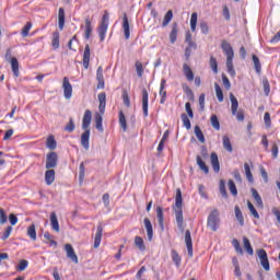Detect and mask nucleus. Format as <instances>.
I'll return each mask as SVG.
<instances>
[{"label":"nucleus","instance_id":"nucleus-48","mask_svg":"<svg viewBox=\"0 0 280 280\" xmlns=\"http://www.w3.org/2000/svg\"><path fill=\"white\" fill-rule=\"evenodd\" d=\"M210 124L214 128V130H220V120L217 115H212L210 117Z\"/></svg>","mask_w":280,"mask_h":280},{"label":"nucleus","instance_id":"nucleus-34","mask_svg":"<svg viewBox=\"0 0 280 280\" xmlns=\"http://www.w3.org/2000/svg\"><path fill=\"white\" fill-rule=\"evenodd\" d=\"M214 91L218 102H224V92H222V88H220V84L214 83Z\"/></svg>","mask_w":280,"mask_h":280},{"label":"nucleus","instance_id":"nucleus-9","mask_svg":"<svg viewBox=\"0 0 280 280\" xmlns=\"http://www.w3.org/2000/svg\"><path fill=\"white\" fill-rule=\"evenodd\" d=\"M62 89H63V97H66V100H71L73 95V86L71 85V82L69 81L68 77L63 78Z\"/></svg>","mask_w":280,"mask_h":280},{"label":"nucleus","instance_id":"nucleus-12","mask_svg":"<svg viewBox=\"0 0 280 280\" xmlns=\"http://www.w3.org/2000/svg\"><path fill=\"white\" fill-rule=\"evenodd\" d=\"M65 250L67 253V258L71 259V261H73V264H78V254H75L73 246L71 244H66Z\"/></svg>","mask_w":280,"mask_h":280},{"label":"nucleus","instance_id":"nucleus-52","mask_svg":"<svg viewBox=\"0 0 280 280\" xmlns=\"http://www.w3.org/2000/svg\"><path fill=\"white\" fill-rule=\"evenodd\" d=\"M228 187L232 196H237V187L235 186V182H233V179H229Z\"/></svg>","mask_w":280,"mask_h":280},{"label":"nucleus","instance_id":"nucleus-20","mask_svg":"<svg viewBox=\"0 0 280 280\" xmlns=\"http://www.w3.org/2000/svg\"><path fill=\"white\" fill-rule=\"evenodd\" d=\"M91 62V46L85 45L84 52H83V67L84 69H89V65Z\"/></svg>","mask_w":280,"mask_h":280},{"label":"nucleus","instance_id":"nucleus-22","mask_svg":"<svg viewBox=\"0 0 280 280\" xmlns=\"http://www.w3.org/2000/svg\"><path fill=\"white\" fill-rule=\"evenodd\" d=\"M50 226L52 231H56V233H60V223L58 222V217L56 215V212L50 213Z\"/></svg>","mask_w":280,"mask_h":280},{"label":"nucleus","instance_id":"nucleus-17","mask_svg":"<svg viewBox=\"0 0 280 280\" xmlns=\"http://www.w3.org/2000/svg\"><path fill=\"white\" fill-rule=\"evenodd\" d=\"M166 84L167 81L165 79H162L160 83V104H165V101L167 100V91H165Z\"/></svg>","mask_w":280,"mask_h":280},{"label":"nucleus","instance_id":"nucleus-32","mask_svg":"<svg viewBox=\"0 0 280 280\" xmlns=\"http://www.w3.org/2000/svg\"><path fill=\"white\" fill-rule=\"evenodd\" d=\"M243 246H244L246 253H248L250 256L255 255V250L253 249V245H250V241L246 236L243 237Z\"/></svg>","mask_w":280,"mask_h":280},{"label":"nucleus","instance_id":"nucleus-23","mask_svg":"<svg viewBox=\"0 0 280 280\" xmlns=\"http://www.w3.org/2000/svg\"><path fill=\"white\" fill-rule=\"evenodd\" d=\"M183 73L188 82H194V70H191V67H189V65H183Z\"/></svg>","mask_w":280,"mask_h":280},{"label":"nucleus","instance_id":"nucleus-43","mask_svg":"<svg viewBox=\"0 0 280 280\" xmlns=\"http://www.w3.org/2000/svg\"><path fill=\"white\" fill-rule=\"evenodd\" d=\"M219 190L223 198H229V195L226 192V184L224 183V179H221L219 183Z\"/></svg>","mask_w":280,"mask_h":280},{"label":"nucleus","instance_id":"nucleus-42","mask_svg":"<svg viewBox=\"0 0 280 280\" xmlns=\"http://www.w3.org/2000/svg\"><path fill=\"white\" fill-rule=\"evenodd\" d=\"M196 25H198V13L194 12L190 16V30L196 32Z\"/></svg>","mask_w":280,"mask_h":280},{"label":"nucleus","instance_id":"nucleus-15","mask_svg":"<svg viewBox=\"0 0 280 280\" xmlns=\"http://www.w3.org/2000/svg\"><path fill=\"white\" fill-rule=\"evenodd\" d=\"M150 95L148 94V90L143 89L142 90V112L144 117H148V104H149Z\"/></svg>","mask_w":280,"mask_h":280},{"label":"nucleus","instance_id":"nucleus-40","mask_svg":"<svg viewBox=\"0 0 280 280\" xmlns=\"http://www.w3.org/2000/svg\"><path fill=\"white\" fill-rule=\"evenodd\" d=\"M135 245L139 250H145V243L143 242V238L141 236H136L135 237Z\"/></svg>","mask_w":280,"mask_h":280},{"label":"nucleus","instance_id":"nucleus-59","mask_svg":"<svg viewBox=\"0 0 280 280\" xmlns=\"http://www.w3.org/2000/svg\"><path fill=\"white\" fill-rule=\"evenodd\" d=\"M8 222V214L3 208H0V224H5Z\"/></svg>","mask_w":280,"mask_h":280},{"label":"nucleus","instance_id":"nucleus-33","mask_svg":"<svg viewBox=\"0 0 280 280\" xmlns=\"http://www.w3.org/2000/svg\"><path fill=\"white\" fill-rule=\"evenodd\" d=\"M44 240L46 241V244H49V246H58V242L54 240V235L49 232L44 233Z\"/></svg>","mask_w":280,"mask_h":280},{"label":"nucleus","instance_id":"nucleus-50","mask_svg":"<svg viewBox=\"0 0 280 280\" xmlns=\"http://www.w3.org/2000/svg\"><path fill=\"white\" fill-rule=\"evenodd\" d=\"M182 121L186 127V130H191V121L189 120V116H187V114H182Z\"/></svg>","mask_w":280,"mask_h":280},{"label":"nucleus","instance_id":"nucleus-44","mask_svg":"<svg viewBox=\"0 0 280 280\" xmlns=\"http://www.w3.org/2000/svg\"><path fill=\"white\" fill-rule=\"evenodd\" d=\"M59 19V30H63L65 27V9L60 8L58 13Z\"/></svg>","mask_w":280,"mask_h":280},{"label":"nucleus","instance_id":"nucleus-1","mask_svg":"<svg viewBox=\"0 0 280 280\" xmlns=\"http://www.w3.org/2000/svg\"><path fill=\"white\" fill-rule=\"evenodd\" d=\"M173 211L175 213V220L177 222V228L183 231L185 219L183 218V191L180 188L176 189L175 205L173 206Z\"/></svg>","mask_w":280,"mask_h":280},{"label":"nucleus","instance_id":"nucleus-26","mask_svg":"<svg viewBox=\"0 0 280 280\" xmlns=\"http://www.w3.org/2000/svg\"><path fill=\"white\" fill-rule=\"evenodd\" d=\"M10 62L14 78H19V75H21V72L19 71V59H16V57H13L10 59Z\"/></svg>","mask_w":280,"mask_h":280},{"label":"nucleus","instance_id":"nucleus-36","mask_svg":"<svg viewBox=\"0 0 280 280\" xmlns=\"http://www.w3.org/2000/svg\"><path fill=\"white\" fill-rule=\"evenodd\" d=\"M234 213L241 226H244V214H242V210L240 209V206H235Z\"/></svg>","mask_w":280,"mask_h":280},{"label":"nucleus","instance_id":"nucleus-55","mask_svg":"<svg viewBox=\"0 0 280 280\" xmlns=\"http://www.w3.org/2000/svg\"><path fill=\"white\" fill-rule=\"evenodd\" d=\"M271 156H272V159H279V145H277V142L272 143Z\"/></svg>","mask_w":280,"mask_h":280},{"label":"nucleus","instance_id":"nucleus-30","mask_svg":"<svg viewBox=\"0 0 280 280\" xmlns=\"http://www.w3.org/2000/svg\"><path fill=\"white\" fill-rule=\"evenodd\" d=\"M197 165L203 172L205 174H209V166H207V163L202 161V158L200 155L196 156Z\"/></svg>","mask_w":280,"mask_h":280},{"label":"nucleus","instance_id":"nucleus-13","mask_svg":"<svg viewBox=\"0 0 280 280\" xmlns=\"http://www.w3.org/2000/svg\"><path fill=\"white\" fill-rule=\"evenodd\" d=\"M81 30H83L85 36H91L93 33V20L86 16L84 25H81Z\"/></svg>","mask_w":280,"mask_h":280},{"label":"nucleus","instance_id":"nucleus-63","mask_svg":"<svg viewBox=\"0 0 280 280\" xmlns=\"http://www.w3.org/2000/svg\"><path fill=\"white\" fill-rule=\"evenodd\" d=\"M30 30H32V22H27L22 28V36H27V34H30Z\"/></svg>","mask_w":280,"mask_h":280},{"label":"nucleus","instance_id":"nucleus-28","mask_svg":"<svg viewBox=\"0 0 280 280\" xmlns=\"http://www.w3.org/2000/svg\"><path fill=\"white\" fill-rule=\"evenodd\" d=\"M122 30L125 36H130V22H128V15L126 13L122 16Z\"/></svg>","mask_w":280,"mask_h":280},{"label":"nucleus","instance_id":"nucleus-21","mask_svg":"<svg viewBox=\"0 0 280 280\" xmlns=\"http://www.w3.org/2000/svg\"><path fill=\"white\" fill-rule=\"evenodd\" d=\"M54 180H56V171L51 168H47L45 172V183L46 185H54Z\"/></svg>","mask_w":280,"mask_h":280},{"label":"nucleus","instance_id":"nucleus-10","mask_svg":"<svg viewBox=\"0 0 280 280\" xmlns=\"http://www.w3.org/2000/svg\"><path fill=\"white\" fill-rule=\"evenodd\" d=\"M92 119H93V113L91 112V109H86L84 112L83 119H82V125H81L82 130H91Z\"/></svg>","mask_w":280,"mask_h":280},{"label":"nucleus","instance_id":"nucleus-31","mask_svg":"<svg viewBox=\"0 0 280 280\" xmlns=\"http://www.w3.org/2000/svg\"><path fill=\"white\" fill-rule=\"evenodd\" d=\"M26 235H28V237H31V240L33 242H36L37 236H36V224L32 223L27 230H26Z\"/></svg>","mask_w":280,"mask_h":280},{"label":"nucleus","instance_id":"nucleus-3","mask_svg":"<svg viewBox=\"0 0 280 280\" xmlns=\"http://www.w3.org/2000/svg\"><path fill=\"white\" fill-rule=\"evenodd\" d=\"M221 48L226 56L228 73H230V75L234 77L235 68L233 67V58H235V52L233 51V47L231 46V44L229 42L223 40L221 43Z\"/></svg>","mask_w":280,"mask_h":280},{"label":"nucleus","instance_id":"nucleus-53","mask_svg":"<svg viewBox=\"0 0 280 280\" xmlns=\"http://www.w3.org/2000/svg\"><path fill=\"white\" fill-rule=\"evenodd\" d=\"M264 122L266 128H272V119L270 118V113L266 112L264 115Z\"/></svg>","mask_w":280,"mask_h":280},{"label":"nucleus","instance_id":"nucleus-27","mask_svg":"<svg viewBox=\"0 0 280 280\" xmlns=\"http://www.w3.org/2000/svg\"><path fill=\"white\" fill-rule=\"evenodd\" d=\"M250 191L254 200H256L257 207H260V209H264V200H261V196H259V192L257 191V189L252 188Z\"/></svg>","mask_w":280,"mask_h":280},{"label":"nucleus","instance_id":"nucleus-37","mask_svg":"<svg viewBox=\"0 0 280 280\" xmlns=\"http://www.w3.org/2000/svg\"><path fill=\"white\" fill-rule=\"evenodd\" d=\"M252 60L254 62L256 73H261V61H259V57H257V55H253Z\"/></svg>","mask_w":280,"mask_h":280},{"label":"nucleus","instance_id":"nucleus-2","mask_svg":"<svg viewBox=\"0 0 280 280\" xmlns=\"http://www.w3.org/2000/svg\"><path fill=\"white\" fill-rule=\"evenodd\" d=\"M98 110L100 113L94 114V121L96 124V129L100 132H104V126L102 125L103 118L102 115L106 113V93L102 92L98 94Z\"/></svg>","mask_w":280,"mask_h":280},{"label":"nucleus","instance_id":"nucleus-62","mask_svg":"<svg viewBox=\"0 0 280 280\" xmlns=\"http://www.w3.org/2000/svg\"><path fill=\"white\" fill-rule=\"evenodd\" d=\"M186 113L190 119H194V110L191 109V103L187 102L185 104Z\"/></svg>","mask_w":280,"mask_h":280},{"label":"nucleus","instance_id":"nucleus-19","mask_svg":"<svg viewBox=\"0 0 280 280\" xmlns=\"http://www.w3.org/2000/svg\"><path fill=\"white\" fill-rule=\"evenodd\" d=\"M104 233V228L102 225H97L96 233L94 236V248H100L102 244V235Z\"/></svg>","mask_w":280,"mask_h":280},{"label":"nucleus","instance_id":"nucleus-6","mask_svg":"<svg viewBox=\"0 0 280 280\" xmlns=\"http://www.w3.org/2000/svg\"><path fill=\"white\" fill-rule=\"evenodd\" d=\"M109 21L110 15L108 14V11H105L97 27L98 36H106V32H108Z\"/></svg>","mask_w":280,"mask_h":280},{"label":"nucleus","instance_id":"nucleus-16","mask_svg":"<svg viewBox=\"0 0 280 280\" xmlns=\"http://www.w3.org/2000/svg\"><path fill=\"white\" fill-rule=\"evenodd\" d=\"M156 218L161 231H165V218L163 214V208L161 206H158L156 208Z\"/></svg>","mask_w":280,"mask_h":280},{"label":"nucleus","instance_id":"nucleus-58","mask_svg":"<svg viewBox=\"0 0 280 280\" xmlns=\"http://www.w3.org/2000/svg\"><path fill=\"white\" fill-rule=\"evenodd\" d=\"M96 80L97 82L104 81V69L100 66L96 70Z\"/></svg>","mask_w":280,"mask_h":280},{"label":"nucleus","instance_id":"nucleus-11","mask_svg":"<svg viewBox=\"0 0 280 280\" xmlns=\"http://www.w3.org/2000/svg\"><path fill=\"white\" fill-rule=\"evenodd\" d=\"M185 244L187 247L188 256L194 257V242L191 241V232L186 230L185 232Z\"/></svg>","mask_w":280,"mask_h":280},{"label":"nucleus","instance_id":"nucleus-8","mask_svg":"<svg viewBox=\"0 0 280 280\" xmlns=\"http://www.w3.org/2000/svg\"><path fill=\"white\" fill-rule=\"evenodd\" d=\"M58 167V153L49 152L46 155V170H54Z\"/></svg>","mask_w":280,"mask_h":280},{"label":"nucleus","instance_id":"nucleus-45","mask_svg":"<svg viewBox=\"0 0 280 280\" xmlns=\"http://www.w3.org/2000/svg\"><path fill=\"white\" fill-rule=\"evenodd\" d=\"M172 259L175 264V266H180V261H183V259L180 258V255H178V252H176V249L172 250Z\"/></svg>","mask_w":280,"mask_h":280},{"label":"nucleus","instance_id":"nucleus-61","mask_svg":"<svg viewBox=\"0 0 280 280\" xmlns=\"http://www.w3.org/2000/svg\"><path fill=\"white\" fill-rule=\"evenodd\" d=\"M264 93L268 97L270 95V82L268 80L262 81Z\"/></svg>","mask_w":280,"mask_h":280},{"label":"nucleus","instance_id":"nucleus-49","mask_svg":"<svg viewBox=\"0 0 280 280\" xmlns=\"http://www.w3.org/2000/svg\"><path fill=\"white\" fill-rule=\"evenodd\" d=\"M245 176L249 183H253V173L250 172V165L244 163Z\"/></svg>","mask_w":280,"mask_h":280},{"label":"nucleus","instance_id":"nucleus-25","mask_svg":"<svg viewBox=\"0 0 280 280\" xmlns=\"http://www.w3.org/2000/svg\"><path fill=\"white\" fill-rule=\"evenodd\" d=\"M118 122L122 132H126L128 130V122L126 121V115H124L122 110L118 113Z\"/></svg>","mask_w":280,"mask_h":280},{"label":"nucleus","instance_id":"nucleus-5","mask_svg":"<svg viewBox=\"0 0 280 280\" xmlns=\"http://www.w3.org/2000/svg\"><path fill=\"white\" fill-rule=\"evenodd\" d=\"M230 102H231V112L234 117H236L237 121H244V109H240L237 112V108H240V102H237V98L233 93L230 94Z\"/></svg>","mask_w":280,"mask_h":280},{"label":"nucleus","instance_id":"nucleus-24","mask_svg":"<svg viewBox=\"0 0 280 280\" xmlns=\"http://www.w3.org/2000/svg\"><path fill=\"white\" fill-rule=\"evenodd\" d=\"M144 226L147 229V236L150 242H152V237L154 236V229L152 228V222L150 219L144 218Z\"/></svg>","mask_w":280,"mask_h":280},{"label":"nucleus","instance_id":"nucleus-35","mask_svg":"<svg viewBox=\"0 0 280 280\" xmlns=\"http://www.w3.org/2000/svg\"><path fill=\"white\" fill-rule=\"evenodd\" d=\"M223 148L226 152H233V144H231V138L229 136H223Z\"/></svg>","mask_w":280,"mask_h":280},{"label":"nucleus","instance_id":"nucleus-46","mask_svg":"<svg viewBox=\"0 0 280 280\" xmlns=\"http://www.w3.org/2000/svg\"><path fill=\"white\" fill-rule=\"evenodd\" d=\"M135 67H136V71H137V75L138 78H143V63H141V61H136L135 63Z\"/></svg>","mask_w":280,"mask_h":280},{"label":"nucleus","instance_id":"nucleus-60","mask_svg":"<svg viewBox=\"0 0 280 280\" xmlns=\"http://www.w3.org/2000/svg\"><path fill=\"white\" fill-rule=\"evenodd\" d=\"M222 82L223 86L226 89V91L231 90V81L229 80V77L226 74H222Z\"/></svg>","mask_w":280,"mask_h":280},{"label":"nucleus","instance_id":"nucleus-38","mask_svg":"<svg viewBox=\"0 0 280 280\" xmlns=\"http://www.w3.org/2000/svg\"><path fill=\"white\" fill-rule=\"evenodd\" d=\"M195 135L200 143H205V133H202V129H200V126H195Z\"/></svg>","mask_w":280,"mask_h":280},{"label":"nucleus","instance_id":"nucleus-4","mask_svg":"<svg viewBox=\"0 0 280 280\" xmlns=\"http://www.w3.org/2000/svg\"><path fill=\"white\" fill-rule=\"evenodd\" d=\"M208 229L212 230L213 232L220 229V211L218 209H213L207 220Z\"/></svg>","mask_w":280,"mask_h":280},{"label":"nucleus","instance_id":"nucleus-57","mask_svg":"<svg viewBox=\"0 0 280 280\" xmlns=\"http://www.w3.org/2000/svg\"><path fill=\"white\" fill-rule=\"evenodd\" d=\"M66 132H73L75 130V124L73 122V118H70L69 122L65 127Z\"/></svg>","mask_w":280,"mask_h":280},{"label":"nucleus","instance_id":"nucleus-64","mask_svg":"<svg viewBox=\"0 0 280 280\" xmlns=\"http://www.w3.org/2000/svg\"><path fill=\"white\" fill-rule=\"evenodd\" d=\"M201 34H209V24L207 22L200 23Z\"/></svg>","mask_w":280,"mask_h":280},{"label":"nucleus","instance_id":"nucleus-51","mask_svg":"<svg viewBox=\"0 0 280 280\" xmlns=\"http://www.w3.org/2000/svg\"><path fill=\"white\" fill-rule=\"evenodd\" d=\"M30 266V262L25 259L20 260V262L16 266L18 272H23Z\"/></svg>","mask_w":280,"mask_h":280},{"label":"nucleus","instance_id":"nucleus-14","mask_svg":"<svg viewBox=\"0 0 280 280\" xmlns=\"http://www.w3.org/2000/svg\"><path fill=\"white\" fill-rule=\"evenodd\" d=\"M84 132L81 135V145L84 150H89L90 139H91V129H83Z\"/></svg>","mask_w":280,"mask_h":280},{"label":"nucleus","instance_id":"nucleus-41","mask_svg":"<svg viewBox=\"0 0 280 280\" xmlns=\"http://www.w3.org/2000/svg\"><path fill=\"white\" fill-rule=\"evenodd\" d=\"M172 19H174V13L172 12V10H170L166 12V14L163 19L162 26L166 27V25H170V22L172 21Z\"/></svg>","mask_w":280,"mask_h":280},{"label":"nucleus","instance_id":"nucleus-47","mask_svg":"<svg viewBox=\"0 0 280 280\" xmlns=\"http://www.w3.org/2000/svg\"><path fill=\"white\" fill-rule=\"evenodd\" d=\"M232 245L234 246L237 255H244V249H242V245H240V241H237V238H233Z\"/></svg>","mask_w":280,"mask_h":280},{"label":"nucleus","instance_id":"nucleus-7","mask_svg":"<svg viewBox=\"0 0 280 280\" xmlns=\"http://www.w3.org/2000/svg\"><path fill=\"white\" fill-rule=\"evenodd\" d=\"M257 255L264 270H266V272L270 271V260H268V253H266V249H258Z\"/></svg>","mask_w":280,"mask_h":280},{"label":"nucleus","instance_id":"nucleus-39","mask_svg":"<svg viewBox=\"0 0 280 280\" xmlns=\"http://www.w3.org/2000/svg\"><path fill=\"white\" fill-rule=\"evenodd\" d=\"M247 208L249 210L250 215H253V218H255L256 220H259V212H257V209H255L253 202L247 201Z\"/></svg>","mask_w":280,"mask_h":280},{"label":"nucleus","instance_id":"nucleus-54","mask_svg":"<svg viewBox=\"0 0 280 280\" xmlns=\"http://www.w3.org/2000/svg\"><path fill=\"white\" fill-rule=\"evenodd\" d=\"M210 69H212L213 73H218V60L213 56H210Z\"/></svg>","mask_w":280,"mask_h":280},{"label":"nucleus","instance_id":"nucleus-29","mask_svg":"<svg viewBox=\"0 0 280 280\" xmlns=\"http://www.w3.org/2000/svg\"><path fill=\"white\" fill-rule=\"evenodd\" d=\"M46 148H48V150H56V148H58V142H56V137H54V135L47 138Z\"/></svg>","mask_w":280,"mask_h":280},{"label":"nucleus","instance_id":"nucleus-56","mask_svg":"<svg viewBox=\"0 0 280 280\" xmlns=\"http://www.w3.org/2000/svg\"><path fill=\"white\" fill-rule=\"evenodd\" d=\"M191 49H196V44L195 43H190L189 46L186 48V50H185L186 60H189V58L191 56Z\"/></svg>","mask_w":280,"mask_h":280},{"label":"nucleus","instance_id":"nucleus-18","mask_svg":"<svg viewBox=\"0 0 280 280\" xmlns=\"http://www.w3.org/2000/svg\"><path fill=\"white\" fill-rule=\"evenodd\" d=\"M210 163L213 168V172H215V174H219L220 173V160L218 159V153H215V152L211 153Z\"/></svg>","mask_w":280,"mask_h":280}]
</instances>
